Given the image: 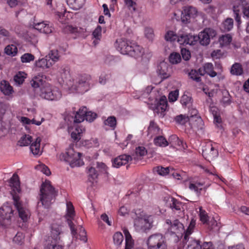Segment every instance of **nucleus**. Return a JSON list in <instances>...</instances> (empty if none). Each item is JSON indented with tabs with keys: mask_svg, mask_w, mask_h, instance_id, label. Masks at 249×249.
Returning a JSON list of instances; mask_svg holds the SVG:
<instances>
[{
	"mask_svg": "<svg viewBox=\"0 0 249 249\" xmlns=\"http://www.w3.org/2000/svg\"><path fill=\"white\" fill-rule=\"evenodd\" d=\"M45 75L38 74L33 78L30 84L35 89L39 88L40 90V96L48 100H57L61 97V93L57 88L52 89L50 84L46 80Z\"/></svg>",
	"mask_w": 249,
	"mask_h": 249,
	"instance_id": "nucleus-1",
	"label": "nucleus"
},
{
	"mask_svg": "<svg viewBox=\"0 0 249 249\" xmlns=\"http://www.w3.org/2000/svg\"><path fill=\"white\" fill-rule=\"evenodd\" d=\"M216 35V32L211 28H205L200 32L198 36H194L191 34H180L178 42L182 45H195L199 41L203 46H207L210 43L211 39H213Z\"/></svg>",
	"mask_w": 249,
	"mask_h": 249,
	"instance_id": "nucleus-2",
	"label": "nucleus"
},
{
	"mask_svg": "<svg viewBox=\"0 0 249 249\" xmlns=\"http://www.w3.org/2000/svg\"><path fill=\"white\" fill-rule=\"evenodd\" d=\"M9 184L14 192L13 194L12 193L13 204L18 212L19 217L23 222H26L30 216V212L27 209L23 207L22 203L20 201V197L17 194L20 192L19 178L17 174H14L13 175L9 180Z\"/></svg>",
	"mask_w": 249,
	"mask_h": 249,
	"instance_id": "nucleus-3",
	"label": "nucleus"
},
{
	"mask_svg": "<svg viewBox=\"0 0 249 249\" xmlns=\"http://www.w3.org/2000/svg\"><path fill=\"white\" fill-rule=\"evenodd\" d=\"M57 195V192L52 186L50 181L46 180L43 182L40 188L39 201L36 206L38 213H40L41 207L46 209L49 208L53 202V200L54 201Z\"/></svg>",
	"mask_w": 249,
	"mask_h": 249,
	"instance_id": "nucleus-4",
	"label": "nucleus"
},
{
	"mask_svg": "<svg viewBox=\"0 0 249 249\" xmlns=\"http://www.w3.org/2000/svg\"><path fill=\"white\" fill-rule=\"evenodd\" d=\"M115 46L121 53L127 54L136 58L141 57L143 53V49L141 46L124 38L117 39Z\"/></svg>",
	"mask_w": 249,
	"mask_h": 249,
	"instance_id": "nucleus-5",
	"label": "nucleus"
},
{
	"mask_svg": "<svg viewBox=\"0 0 249 249\" xmlns=\"http://www.w3.org/2000/svg\"><path fill=\"white\" fill-rule=\"evenodd\" d=\"M74 116H68L65 118L70 122L73 121V124H79L83 122L85 120L91 123L97 118V114L91 111L88 110L86 107L83 106L80 107L75 113H73Z\"/></svg>",
	"mask_w": 249,
	"mask_h": 249,
	"instance_id": "nucleus-6",
	"label": "nucleus"
},
{
	"mask_svg": "<svg viewBox=\"0 0 249 249\" xmlns=\"http://www.w3.org/2000/svg\"><path fill=\"white\" fill-rule=\"evenodd\" d=\"M81 155V153H76L73 148H70L65 153L61 154L59 159L62 161L69 162L71 167L73 168L84 164L80 158Z\"/></svg>",
	"mask_w": 249,
	"mask_h": 249,
	"instance_id": "nucleus-7",
	"label": "nucleus"
},
{
	"mask_svg": "<svg viewBox=\"0 0 249 249\" xmlns=\"http://www.w3.org/2000/svg\"><path fill=\"white\" fill-rule=\"evenodd\" d=\"M146 244L148 249H167L165 238L161 233H155L149 236Z\"/></svg>",
	"mask_w": 249,
	"mask_h": 249,
	"instance_id": "nucleus-8",
	"label": "nucleus"
},
{
	"mask_svg": "<svg viewBox=\"0 0 249 249\" xmlns=\"http://www.w3.org/2000/svg\"><path fill=\"white\" fill-rule=\"evenodd\" d=\"M14 215V210L9 203L4 204L0 208V227L6 228L10 223Z\"/></svg>",
	"mask_w": 249,
	"mask_h": 249,
	"instance_id": "nucleus-9",
	"label": "nucleus"
},
{
	"mask_svg": "<svg viewBox=\"0 0 249 249\" xmlns=\"http://www.w3.org/2000/svg\"><path fill=\"white\" fill-rule=\"evenodd\" d=\"M153 222V217L149 215L145 218L136 219L134 222V226L137 231L146 232L152 228Z\"/></svg>",
	"mask_w": 249,
	"mask_h": 249,
	"instance_id": "nucleus-10",
	"label": "nucleus"
},
{
	"mask_svg": "<svg viewBox=\"0 0 249 249\" xmlns=\"http://www.w3.org/2000/svg\"><path fill=\"white\" fill-rule=\"evenodd\" d=\"M166 223L169 225L168 231L172 234H175L177 236H182L184 232L183 225L178 219H167Z\"/></svg>",
	"mask_w": 249,
	"mask_h": 249,
	"instance_id": "nucleus-11",
	"label": "nucleus"
},
{
	"mask_svg": "<svg viewBox=\"0 0 249 249\" xmlns=\"http://www.w3.org/2000/svg\"><path fill=\"white\" fill-rule=\"evenodd\" d=\"M74 216L75 211L73 206L71 202H68L67 203V213L65 215V218L67 219V223L72 234H75L76 233L74 227L75 225L72 222V220Z\"/></svg>",
	"mask_w": 249,
	"mask_h": 249,
	"instance_id": "nucleus-12",
	"label": "nucleus"
},
{
	"mask_svg": "<svg viewBox=\"0 0 249 249\" xmlns=\"http://www.w3.org/2000/svg\"><path fill=\"white\" fill-rule=\"evenodd\" d=\"M202 156L207 160L210 161L218 155V150L212 144L207 145L202 150Z\"/></svg>",
	"mask_w": 249,
	"mask_h": 249,
	"instance_id": "nucleus-13",
	"label": "nucleus"
},
{
	"mask_svg": "<svg viewBox=\"0 0 249 249\" xmlns=\"http://www.w3.org/2000/svg\"><path fill=\"white\" fill-rule=\"evenodd\" d=\"M169 65L168 63L164 61L161 62L158 66L157 72L160 75L162 80L168 78L170 76V73L168 72Z\"/></svg>",
	"mask_w": 249,
	"mask_h": 249,
	"instance_id": "nucleus-14",
	"label": "nucleus"
},
{
	"mask_svg": "<svg viewBox=\"0 0 249 249\" xmlns=\"http://www.w3.org/2000/svg\"><path fill=\"white\" fill-rule=\"evenodd\" d=\"M133 157L129 155H122L115 158L112 161V165L116 168H119L123 165L126 164L129 160H132Z\"/></svg>",
	"mask_w": 249,
	"mask_h": 249,
	"instance_id": "nucleus-15",
	"label": "nucleus"
},
{
	"mask_svg": "<svg viewBox=\"0 0 249 249\" xmlns=\"http://www.w3.org/2000/svg\"><path fill=\"white\" fill-rule=\"evenodd\" d=\"M90 79V77L88 75H81L78 78V80L77 82V87L78 89L83 88V90L87 91L89 87V81Z\"/></svg>",
	"mask_w": 249,
	"mask_h": 249,
	"instance_id": "nucleus-16",
	"label": "nucleus"
},
{
	"mask_svg": "<svg viewBox=\"0 0 249 249\" xmlns=\"http://www.w3.org/2000/svg\"><path fill=\"white\" fill-rule=\"evenodd\" d=\"M57 76L63 82L70 77V68L67 65H63L58 68Z\"/></svg>",
	"mask_w": 249,
	"mask_h": 249,
	"instance_id": "nucleus-17",
	"label": "nucleus"
},
{
	"mask_svg": "<svg viewBox=\"0 0 249 249\" xmlns=\"http://www.w3.org/2000/svg\"><path fill=\"white\" fill-rule=\"evenodd\" d=\"M52 238H47L44 244L45 249H63L64 247L58 244L59 241L51 240Z\"/></svg>",
	"mask_w": 249,
	"mask_h": 249,
	"instance_id": "nucleus-18",
	"label": "nucleus"
},
{
	"mask_svg": "<svg viewBox=\"0 0 249 249\" xmlns=\"http://www.w3.org/2000/svg\"><path fill=\"white\" fill-rule=\"evenodd\" d=\"M41 139L37 137L35 142L30 145V150L35 156H39L41 154L42 152L40 149Z\"/></svg>",
	"mask_w": 249,
	"mask_h": 249,
	"instance_id": "nucleus-19",
	"label": "nucleus"
},
{
	"mask_svg": "<svg viewBox=\"0 0 249 249\" xmlns=\"http://www.w3.org/2000/svg\"><path fill=\"white\" fill-rule=\"evenodd\" d=\"M51 236L48 238H52L51 240L59 241V235L61 233V228L59 226L56 224H53L51 226Z\"/></svg>",
	"mask_w": 249,
	"mask_h": 249,
	"instance_id": "nucleus-20",
	"label": "nucleus"
},
{
	"mask_svg": "<svg viewBox=\"0 0 249 249\" xmlns=\"http://www.w3.org/2000/svg\"><path fill=\"white\" fill-rule=\"evenodd\" d=\"M0 89L6 95H9L13 92V88L7 81L3 80L0 84Z\"/></svg>",
	"mask_w": 249,
	"mask_h": 249,
	"instance_id": "nucleus-21",
	"label": "nucleus"
},
{
	"mask_svg": "<svg viewBox=\"0 0 249 249\" xmlns=\"http://www.w3.org/2000/svg\"><path fill=\"white\" fill-rule=\"evenodd\" d=\"M189 108V118H192L194 117H196L197 119L196 120V122L199 124L198 126V128L202 129V126L203 125V122L201 118L200 117L197 116L198 111L196 109L193 107H188Z\"/></svg>",
	"mask_w": 249,
	"mask_h": 249,
	"instance_id": "nucleus-22",
	"label": "nucleus"
},
{
	"mask_svg": "<svg viewBox=\"0 0 249 249\" xmlns=\"http://www.w3.org/2000/svg\"><path fill=\"white\" fill-rule=\"evenodd\" d=\"M183 242L184 243L185 242L186 244L188 242L186 249H202V246L200 245L199 240L193 239L192 238L189 240V238L188 237L187 240H183Z\"/></svg>",
	"mask_w": 249,
	"mask_h": 249,
	"instance_id": "nucleus-23",
	"label": "nucleus"
},
{
	"mask_svg": "<svg viewBox=\"0 0 249 249\" xmlns=\"http://www.w3.org/2000/svg\"><path fill=\"white\" fill-rule=\"evenodd\" d=\"M53 65L52 63L50 61V59L47 58H42L39 59L36 62V66L40 68L47 69L49 68Z\"/></svg>",
	"mask_w": 249,
	"mask_h": 249,
	"instance_id": "nucleus-24",
	"label": "nucleus"
},
{
	"mask_svg": "<svg viewBox=\"0 0 249 249\" xmlns=\"http://www.w3.org/2000/svg\"><path fill=\"white\" fill-rule=\"evenodd\" d=\"M85 130L84 128L76 126L71 133V137L74 142H78L81 139V134Z\"/></svg>",
	"mask_w": 249,
	"mask_h": 249,
	"instance_id": "nucleus-25",
	"label": "nucleus"
},
{
	"mask_svg": "<svg viewBox=\"0 0 249 249\" xmlns=\"http://www.w3.org/2000/svg\"><path fill=\"white\" fill-rule=\"evenodd\" d=\"M183 34L188 33L181 32H179L178 35H177L173 31H169L166 33L165 35V39L166 40L169 41L171 42L174 41L175 40H177V41L178 42L179 35Z\"/></svg>",
	"mask_w": 249,
	"mask_h": 249,
	"instance_id": "nucleus-26",
	"label": "nucleus"
},
{
	"mask_svg": "<svg viewBox=\"0 0 249 249\" xmlns=\"http://www.w3.org/2000/svg\"><path fill=\"white\" fill-rule=\"evenodd\" d=\"M233 25V20L231 18H227L222 24L221 30L223 32H229L232 28Z\"/></svg>",
	"mask_w": 249,
	"mask_h": 249,
	"instance_id": "nucleus-27",
	"label": "nucleus"
},
{
	"mask_svg": "<svg viewBox=\"0 0 249 249\" xmlns=\"http://www.w3.org/2000/svg\"><path fill=\"white\" fill-rule=\"evenodd\" d=\"M160 128L154 122L151 121L148 128V134L151 136L160 134Z\"/></svg>",
	"mask_w": 249,
	"mask_h": 249,
	"instance_id": "nucleus-28",
	"label": "nucleus"
},
{
	"mask_svg": "<svg viewBox=\"0 0 249 249\" xmlns=\"http://www.w3.org/2000/svg\"><path fill=\"white\" fill-rule=\"evenodd\" d=\"M243 72L242 66L239 63H235L231 67V73L232 75H241Z\"/></svg>",
	"mask_w": 249,
	"mask_h": 249,
	"instance_id": "nucleus-29",
	"label": "nucleus"
},
{
	"mask_svg": "<svg viewBox=\"0 0 249 249\" xmlns=\"http://www.w3.org/2000/svg\"><path fill=\"white\" fill-rule=\"evenodd\" d=\"M154 144L158 146L165 147L168 145L166 139L162 136L156 137L154 140Z\"/></svg>",
	"mask_w": 249,
	"mask_h": 249,
	"instance_id": "nucleus-30",
	"label": "nucleus"
},
{
	"mask_svg": "<svg viewBox=\"0 0 249 249\" xmlns=\"http://www.w3.org/2000/svg\"><path fill=\"white\" fill-rule=\"evenodd\" d=\"M232 41V36L229 34H226L220 36L219 38V42L222 46H227L229 45Z\"/></svg>",
	"mask_w": 249,
	"mask_h": 249,
	"instance_id": "nucleus-31",
	"label": "nucleus"
},
{
	"mask_svg": "<svg viewBox=\"0 0 249 249\" xmlns=\"http://www.w3.org/2000/svg\"><path fill=\"white\" fill-rule=\"evenodd\" d=\"M180 103L183 107H189L192 105L193 99L191 96L183 94L181 97Z\"/></svg>",
	"mask_w": 249,
	"mask_h": 249,
	"instance_id": "nucleus-32",
	"label": "nucleus"
},
{
	"mask_svg": "<svg viewBox=\"0 0 249 249\" xmlns=\"http://www.w3.org/2000/svg\"><path fill=\"white\" fill-rule=\"evenodd\" d=\"M182 12V14L188 15L192 18H194L197 12L196 8L191 6L185 7Z\"/></svg>",
	"mask_w": 249,
	"mask_h": 249,
	"instance_id": "nucleus-33",
	"label": "nucleus"
},
{
	"mask_svg": "<svg viewBox=\"0 0 249 249\" xmlns=\"http://www.w3.org/2000/svg\"><path fill=\"white\" fill-rule=\"evenodd\" d=\"M196 225V220L194 219H192L189 224V225L185 231L184 230V232H183L184 234V240H187L188 239V237L192 233Z\"/></svg>",
	"mask_w": 249,
	"mask_h": 249,
	"instance_id": "nucleus-34",
	"label": "nucleus"
},
{
	"mask_svg": "<svg viewBox=\"0 0 249 249\" xmlns=\"http://www.w3.org/2000/svg\"><path fill=\"white\" fill-rule=\"evenodd\" d=\"M32 137L30 135H25L22 136L18 141V143L20 146H27L31 144Z\"/></svg>",
	"mask_w": 249,
	"mask_h": 249,
	"instance_id": "nucleus-35",
	"label": "nucleus"
},
{
	"mask_svg": "<svg viewBox=\"0 0 249 249\" xmlns=\"http://www.w3.org/2000/svg\"><path fill=\"white\" fill-rule=\"evenodd\" d=\"M203 185V184L200 182H196V183H190L189 185V188L190 190H194L197 196H199L201 194Z\"/></svg>",
	"mask_w": 249,
	"mask_h": 249,
	"instance_id": "nucleus-36",
	"label": "nucleus"
},
{
	"mask_svg": "<svg viewBox=\"0 0 249 249\" xmlns=\"http://www.w3.org/2000/svg\"><path fill=\"white\" fill-rule=\"evenodd\" d=\"M4 52L8 55L15 56L17 54L18 49L15 45H8L5 48Z\"/></svg>",
	"mask_w": 249,
	"mask_h": 249,
	"instance_id": "nucleus-37",
	"label": "nucleus"
},
{
	"mask_svg": "<svg viewBox=\"0 0 249 249\" xmlns=\"http://www.w3.org/2000/svg\"><path fill=\"white\" fill-rule=\"evenodd\" d=\"M124 232L125 237V249H131L133 245L131 236L126 229L124 231Z\"/></svg>",
	"mask_w": 249,
	"mask_h": 249,
	"instance_id": "nucleus-38",
	"label": "nucleus"
},
{
	"mask_svg": "<svg viewBox=\"0 0 249 249\" xmlns=\"http://www.w3.org/2000/svg\"><path fill=\"white\" fill-rule=\"evenodd\" d=\"M155 171L160 176H165L170 173V170H174L173 168L171 167H167L166 168L162 166H157L155 169Z\"/></svg>",
	"mask_w": 249,
	"mask_h": 249,
	"instance_id": "nucleus-39",
	"label": "nucleus"
},
{
	"mask_svg": "<svg viewBox=\"0 0 249 249\" xmlns=\"http://www.w3.org/2000/svg\"><path fill=\"white\" fill-rule=\"evenodd\" d=\"M168 201L170 202L169 205L171 208L176 210H180L181 203L173 197H168Z\"/></svg>",
	"mask_w": 249,
	"mask_h": 249,
	"instance_id": "nucleus-40",
	"label": "nucleus"
},
{
	"mask_svg": "<svg viewBox=\"0 0 249 249\" xmlns=\"http://www.w3.org/2000/svg\"><path fill=\"white\" fill-rule=\"evenodd\" d=\"M26 73L24 72L19 71L14 77V80L16 83L20 85L23 83L26 78Z\"/></svg>",
	"mask_w": 249,
	"mask_h": 249,
	"instance_id": "nucleus-41",
	"label": "nucleus"
},
{
	"mask_svg": "<svg viewBox=\"0 0 249 249\" xmlns=\"http://www.w3.org/2000/svg\"><path fill=\"white\" fill-rule=\"evenodd\" d=\"M176 122L180 124H185L186 123L189 121V115L180 114L177 116L175 118Z\"/></svg>",
	"mask_w": 249,
	"mask_h": 249,
	"instance_id": "nucleus-42",
	"label": "nucleus"
},
{
	"mask_svg": "<svg viewBox=\"0 0 249 249\" xmlns=\"http://www.w3.org/2000/svg\"><path fill=\"white\" fill-rule=\"evenodd\" d=\"M166 109V107L159 106L156 104L153 107V110L154 113H157L158 115L160 116V117H163L165 114L164 112Z\"/></svg>",
	"mask_w": 249,
	"mask_h": 249,
	"instance_id": "nucleus-43",
	"label": "nucleus"
},
{
	"mask_svg": "<svg viewBox=\"0 0 249 249\" xmlns=\"http://www.w3.org/2000/svg\"><path fill=\"white\" fill-rule=\"evenodd\" d=\"M169 60L172 64H177L180 61L181 57L178 53H172L170 55Z\"/></svg>",
	"mask_w": 249,
	"mask_h": 249,
	"instance_id": "nucleus-44",
	"label": "nucleus"
},
{
	"mask_svg": "<svg viewBox=\"0 0 249 249\" xmlns=\"http://www.w3.org/2000/svg\"><path fill=\"white\" fill-rule=\"evenodd\" d=\"M24 236L21 232H18L13 238V242L18 245H22L23 243Z\"/></svg>",
	"mask_w": 249,
	"mask_h": 249,
	"instance_id": "nucleus-45",
	"label": "nucleus"
},
{
	"mask_svg": "<svg viewBox=\"0 0 249 249\" xmlns=\"http://www.w3.org/2000/svg\"><path fill=\"white\" fill-rule=\"evenodd\" d=\"M104 124L105 125H108L114 129L117 124L116 118L114 116H110L105 121Z\"/></svg>",
	"mask_w": 249,
	"mask_h": 249,
	"instance_id": "nucleus-46",
	"label": "nucleus"
},
{
	"mask_svg": "<svg viewBox=\"0 0 249 249\" xmlns=\"http://www.w3.org/2000/svg\"><path fill=\"white\" fill-rule=\"evenodd\" d=\"M114 243L116 245L121 244L124 240V237L121 232H117L113 235Z\"/></svg>",
	"mask_w": 249,
	"mask_h": 249,
	"instance_id": "nucleus-47",
	"label": "nucleus"
},
{
	"mask_svg": "<svg viewBox=\"0 0 249 249\" xmlns=\"http://www.w3.org/2000/svg\"><path fill=\"white\" fill-rule=\"evenodd\" d=\"M199 217L200 220L203 224H205L207 223L209 217L206 211L203 210L202 207L199 208Z\"/></svg>",
	"mask_w": 249,
	"mask_h": 249,
	"instance_id": "nucleus-48",
	"label": "nucleus"
},
{
	"mask_svg": "<svg viewBox=\"0 0 249 249\" xmlns=\"http://www.w3.org/2000/svg\"><path fill=\"white\" fill-rule=\"evenodd\" d=\"M89 179L90 181L94 180L95 179L97 178L98 174L97 172L96 171L94 168L92 167H89L88 168V172Z\"/></svg>",
	"mask_w": 249,
	"mask_h": 249,
	"instance_id": "nucleus-49",
	"label": "nucleus"
},
{
	"mask_svg": "<svg viewBox=\"0 0 249 249\" xmlns=\"http://www.w3.org/2000/svg\"><path fill=\"white\" fill-rule=\"evenodd\" d=\"M221 102L224 107L230 105L231 104V97L228 91H227L225 94H223V96Z\"/></svg>",
	"mask_w": 249,
	"mask_h": 249,
	"instance_id": "nucleus-50",
	"label": "nucleus"
},
{
	"mask_svg": "<svg viewBox=\"0 0 249 249\" xmlns=\"http://www.w3.org/2000/svg\"><path fill=\"white\" fill-rule=\"evenodd\" d=\"M50 60L51 59L53 62L58 61L59 60L60 55L57 50H52L49 54Z\"/></svg>",
	"mask_w": 249,
	"mask_h": 249,
	"instance_id": "nucleus-51",
	"label": "nucleus"
},
{
	"mask_svg": "<svg viewBox=\"0 0 249 249\" xmlns=\"http://www.w3.org/2000/svg\"><path fill=\"white\" fill-rule=\"evenodd\" d=\"M34 56L29 53H26L21 56V61L22 63H28L34 60Z\"/></svg>",
	"mask_w": 249,
	"mask_h": 249,
	"instance_id": "nucleus-52",
	"label": "nucleus"
},
{
	"mask_svg": "<svg viewBox=\"0 0 249 249\" xmlns=\"http://www.w3.org/2000/svg\"><path fill=\"white\" fill-rule=\"evenodd\" d=\"M189 76L190 78L197 82H199L201 80V77L198 76V73L196 70H191L189 73Z\"/></svg>",
	"mask_w": 249,
	"mask_h": 249,
	"instance_id": "nucleus-53",
	"label": "nucleus"
},
{
	"mask_svg": "<svg viewBox=\"0 0 249 249\" xmlns=\"http://www.w3.org/2000/svg\"><path fill=\"white\" fill-rule=\"evenodd\" d=\"M178 90L176 89L174 91H171L168 95V99L170 102L176 101L178 97Z\"/></svg>",
	"mask_w": 249,
	"mask_h": 249,
	"instance_id": "nucleus-54",
	"label": "nucleus"
},
{
	"mask_svg": "<svg viewBox=\"0 0 249 249\" xmlns=\"http://www.w3.org/2000/svg\"><path fill=\"white\" fill-rule=\"evenodd\" d=\"M181 54L183 59L185 61L189 60L191 58L190 52L189 50L185 48H182L181 49Z\"/></svg>",
	"mask_w": 249,
	"mask_h": 249,
	"instance_id": "nucleus-55",
	"label": "nucleus"
},
{
	"mask_svg": "<svg viewBox=\"0 0 249 249\" xmlns=\"http://www.w3.org/2000/svg\"><path fill=\"white\" fill-rule=\"evenodd\" d=\"M156 101V105H157L159 106H161V107H163L167 108V105H168V103H167V99L165 96H161L159 100Z\"/></svg>",
	"mask_w": 249,
	"mask_h": 249,
	"instance_id": "nucleus-56",
	"label": "nucleus"
},
{
	"mask_svg": "<svg viewBox=\"0 0 249 249\" xmlns=\"http://www.w3.org/2000/svg\"><path fill=\"white\" fill-rule=\"evenodd\" d=\"M124 3L130 10H136V3L132 0H124Z\"/></svg>",
	"mask_w": 249,
	"mask_h": 249,
	"instance_id": "nucleus-57",
	"label": "nucleus"
},
{
	"mask_svg": "<svg viewBox=\"0 0 249 249\" xmlns=\"http://www.w3.org/2000/svg\"><path fill=\"white\" fill-rule=\"evenodd\" d=\"M102 27L98 25L92 33V36L96 39H100L101 36Z\"/></svg>",
	"mask_w": 249,
	"mask_h": 249,
	"instance_id": "nucleus-58",
	"label": "nucleus"
},
{
	"mask_svg": "<svg viewBox=\"0 0 249 249\" xmlns=\"http://www.w3.org/2000/svg\"><path fill=\"white\" fill-rule=\"evenodd\" d=\"M170 139L171 140H175L176 141V142L177 143V144L179 146L180 145H182V147L184 149H185V147H187L186 146V143L183 144V142L180 140H179L178 139V138L177 137V135H172L171 137H170Z\"/></svg>",
	"mask_w": 249,
	"mask_h": 249,
	"instance_id": "nucleus-59",
	"label": "nucleus"
},
{
	"mask_svg": "<svg viewBox=\"0 0 249 249\" xmlns=\"http://www.w3.org/2000/svg\"><path fill=\"white\" fill-rule=\"evenodd\" d=\"M203 68L205 72L208 74L210 72H211L213 70V66L212 63H207L204 64Z\"/></svg>",
	"mask_w": 249,
	"mask_h": 249,
	"instance_id": "nucleus-60",
	"label": "nucleus"
},
{
	"mask_svg": "<svg viewBox=\"0 0 249 249\" xmlns=\"http://www.w3.org/2000/svg\"><path fill=\"white\" fill-rule=\"evenodd\" d=\"M135 152L137 155L143 156L146 154V151L144 147L139 146L136 148Z\"/></svg>",
	"mask_w": 249,
	"mask_h": 249,
	"instance_id": "nucleus-61",
	"label": "nucleus"
},
{
	"mask_svg": "<svg viewBox=\"0 0 249 249\" xmlns=\"http://www.w3.org/2000/svg\"><path fill=\"white\" fill-rule=\"evenodd\" d=\"M97 167L100 170V171L107 174V169L106 165L103 162H97Z\"/></svg>",
	"mask_w": 249,
	"mask_h": 249,
	"instance_id": "nucleus-62",
	"label": "nucleus"
},
{
	"mask_svg": "<svg viewBox=\"0 0 249 249\" xmlns=\"http://www.w3.org/2000/svg\"><path fill=\"white\" fill-rule=\"evenodd\" d=\"M208 226L210 230H213L216 227H217V223L215 220L214 219H212L211 220H210L209 222H207L206 223Z\"/></svg>",
	"mask_w": 249,
	"mask_h": 249,
	"instance_id": "nucleus-63",
	"label": "nucleus"
},
{
	"mask_svg": "<svg viewBox=\"0 0 249 249\" xmlns=\"http://www.w3.org/2000/svg\"><path fill=\"white\" fill-rule=\"evenodd\" d=\"M144 33L146 37L149 39H151L153 36V29L150 28H145Z\"/></svg>",
	"mask_w": 249,
	"mask_h": 249,
	"instance_id": "nucleus-64",
	"label": "nucleus"
}]
</instances>
